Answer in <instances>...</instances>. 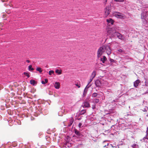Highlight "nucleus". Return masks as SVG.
Here are the masks:
<instances>
[{
	"mask_svg": "<svg viewBox=\"0 0 148 148\" xmlns=\"http://www.w3.org/2000/svg\"><path fill=\"white\" fill-rule=\"evenodd\" d=\"M141 18L143 26H148V14L147 12L145 10L143 9L141 14Z\"/></svg>",
	"mask_w": 148,
	"mask_h": 148,
	"instance_id": "1",
	"label": "nucleus"
},
{
	"mask_svg": "<svg viewBox=\"0 0 148 148\" xmlns=\"http://www.w3.org/2000/svg\"><path fill=\"white\" fill-rule=\"evenodd\" d=\"M108 32L112 37L117 36L119 39L121 40L123 38V36L121 34L116 32L115 30H114L112 28L109 29Z\"/></svg>",
	"mask_w": 148,
	"mask_h": 148,
	"instance_id": "2",
	"label": "nucleus"
},
{
	"mask_svg": "<svg viewBox=\"0 0 148 148\" xmlns=\"http://www.w3.org/2000/svg\"><path fill=\"white\" fill-rule=\"evenodd\" d=\"M104 45L100 47L98 49L97 52V57L98 58H100L101 56L102 55L104 51Z\"/></svg>",
	"mask_w": 148,
	"mask_h": 148,
	"instance_id": "3",
	"label": "nucleus"
},
{
	"mask_svg": "<svg viewBox=\"0 0 148 148\" xmlns=\"http://www.w3.org/2000/svg\"><path fill=\"white\" fill-rule=\"evenodd\" d=\"M113 14L114 16L118 18L122 19L123 18V14L120 12H114Z\"/></svg>",
	"mask_w": 148,
	"mask_h": 148,
	"instance_id": "4",
	"label": "nucleus"
},
{
	"mask_svg": "<svg viewBox=\"0 0 148 148\" xmlns=\"http://www.w3.org/2000/svg\"><path fill=\"white\" fill-rule=\"evenodd\" d=\"M104 51H106L107 54L109 55L111 53V49L110 47L108 45H104Z\"/></svg>",
	"mask_w": 148,
	"mask_h": 148,
	"instance_id": "5",
	"label": "nucleus"
},
{
	"mask_svg": "<svg viewBox=\"0 0 148 148\" xmlns=\"http://www.w3.org/2000/svg\"><path fill=\"white\" fill-rule=\"evenodd\" d=\"M83 106L84 108H88L90 107L89 103L88 101H84L83 103Z\"/></svg>",
	"mask_w": 148,
	"mask_h": 148,
	"instance_id": "6",
	"label": "nucleus"
},
{
	"mask_svg": "<svg viewBox=\"0 0 148 148\" xmlns=\"http://www.w3.org/2000/svg\"><path fill=\"white\" fill-rule=\"evenodd\" d=\"M95 84L96 87H99L100 86L101 82L99 80L97 79L95 81Z\"/></svg>",
	"mask_w": 148,
	"mask_h": 148,
	"instance_id": "7",
	"label": "nucleus"
},
{
	"mask_svg": "<svg viewBox=\"0 0 148 148\" xmlns=\"http://www.w3.org/2000/svg\"><path fill=\"white\" fill-rule=\"evenodd\" d=\"M140 81L139 80L137 79L134 82V86L136 88L138 85L140 83Z\"/></svg>",
	"mask_w": 148,
	"mask_h": 148,
	"instance_id": "8",
	"label": "nucleus"
},
{
	"mask_svg": "<svg viewBox=\"0 0 148 148\" xmlns=\"http://www.w3.org/2000/svg\"><path fill=\"white\" fill-rule=\"evenodd\" d=\"M69 123L67 125L68 127L70 126L73 123L74 121V119L72 117H71L69 120Z\"/></svg>",
	"mask_w": 148,
	"mask_h": 148,
	"instance_id": "9",
	"label": "nucleus"
},
{
	"mask_svg": "<svg viewBox=\"0 0 148 148\" xmlns=\"http://www.w3.org/2000/svg\"><path fill=\"white\" fill-rule=\"evenodd\" d=\"M107 60V58L105 56H103L102 58H101L100 60L103 63H105Z\"/></svg>",
	"mask_w": 148,
	"mask_h": 148,
	"instance_id": "10",
	"label": "nucleus"
},
{
	"mask_svg": "<svg viewBox=\"0 0 148 148\" xmlns=\"http://www.w3.org/2000/svg\"><path fill=\"white\" fill-rule=\"evenodd\" d=\"M55 88L57 89H58L60 87V84L59 82H56L54 84Z\"/></svg>",
	"mask_w": 148,
	"mask_h": 148,
	"instance_id": "11",
	"label": "nucleus"
},
{
	"mask_svg": "<svg viewBox=\"0 0 148 148\" xmlns=\"http://www.w3.org/2000/svg\"><path fill=\"white\" fill-rule=\"evenodd\" d=\"M110 10L109 9V8L107 7L105 10V12L106 14L107 15H108L110 13Z\"/></svg>",
	"mask_w": 148,
	"mask_h": 148,
	"instance_id": "12",
	"label": "nucleus"
},
{
	"mask_svg": "<svg viewBox=\"0 0 148 148\" xmlns=\"http://www.w3.org/2000/svg\"><path fill=\"white\" fill-rule=\"evenodd\" d=\"M74 132L75 134L77 136V137H80L81 136V135L80 134L79 132L77 129H75L74 130Z\"/></svg>",
	"mask_w": 148,
	"mask_h": 148,
	"instance_id": "13",
	"label": "nucleus"
},
{
	"mask_svg": "<svg viewBox=\"0 0 148 148\" xmlns=\"http://www.w3.org/2000/svg\"><path fill=\"white\" fill-rule=\"evenodd\" d=\"M106 21L108 23H110L112 25H113L114 23V21L112 19L110 18L109 19H107L106 20Z\"/></svg>",
	"mask_w": 148,
	"mask_h": 148,
	"instance_id": "14",
	"label": "nucleus"
},
{
	"mask_svg": "<svg viewBox=\"0 0 148 148\" xmlns=\"http://www.w3.org/2000/svg\"><path fill=\"white\" fill-rule=\"evenodd\" d=\"M30 84L32 85L33 86H35L37 84V82L36 81L33 79H31L30 80Z\"/></svg>",
	"mask_w": 148,
	"mask_h": 148,
	"instance_id": "15",
	"label": "nucleus"
},
{
	"mask_svg": "<svg viewBox=\"0 0 148 148\" xmlns=\"http://www.w3.org/2000/svg\"><path fill=\"white\" fill-rule=\"evenodd\" d=\"M96 74V71H93L91 74L90 77H91L93 79L95 76Z\"/></svg>",
	"mask_w": 148,
	"mask_h": 148,
	"instance_id": "16",
	"label": "nucleus"
},
{
	"mask_svg": "<svg viewBox=\"0 0 148 148\" xmlns=\"http://www.w3.org/2000/svg\"><path fill=\"white\" fill-rule=\"evenodd\" d=\"M109 60H110V61L111 63H114L115 64H116V62H117L115 60H114L113 59H112L111 58H110Z\"/></svg>",
	"mask_w": 148,
	"mask_h": 148,
	"instance_id": "17",
	"label": "nucleus"
},
{
	"mask_svg": "<svg viewBox=\"0 0 148 148\" xmlns=\"http://www.w3.org/2000/svg\"><path fill=\"white\" fill-rule=\"evenodd\" d=\"M28 70L29 71H32L34 70V69L32 67V66L31 65H29L28 66Z\"/></svg>",
	"mask_w": 148,
	"mask_h": 148,
	"instance_id": "18",
	"label": "nucleus"
},
{
	"mask_svg": "<svg viewBox=\"0 0 148 148\" xmlns=\"http://www.w3.org/2000/svg\"><path fill=\"white\" fill-rule=\"evenodd\" d=\"M4 105L1 106V109L2 110H3L6 107V104L5 103L3 104Z\"/></svg>",
	"mask_w": 148,
	"mask_h": 148,
	"instance_id": "19",
	"label": "nucleus"
},
{
	"mask_svg": "<svg viewBox=\"0 0 148 148\" xmlns=\"http://www.w3.org/2000/svg\"><path fill=\"white\" fill-rule=\"evenodd\" d=\"M36 70L37 71H38L40 73H41L42 72L41 68L39 67H37Z\"/></svg>",
	"mask_w": 148,
	"mask_h": 148,
	"instance_id": "20",
	"label": "nucleus"
},
{
	"mask_svg": "<svg viewBox=\"0 0 148 148\" xmlns=\"http://www.w3.org/2000/svg\"><path fill=\"white\" fill-rule=\"evenodd\" d=\"M87 91V90H86V89H84V92L83 95V96L84 97L86 95Z\"/></svg>",
	"mask_w": 148,
	"mask_h": 148,
	"instance_id": "21",
	"label": "nucleus"
},
{
	"mask_svg": "<svg viewBox=\"0 0 148 148\" xmlns=\"http://www.w3.org/2000/svg\"><path fill=\"white\" fill-rule=\"evenodd\" d=\"M48 79H45V81H42L41 82L42 84H45L46 83H47L48 82Z\"/></svg>",
	"mask_w": 148,
	"mask_h": 148,
	"instance_id": "22",
	"label": "nucleus"
},
{
	"mask_svg": "<svg viewBox=\"0 0 148 148\" xmlns=\"http://www.w3.org/2000/svg\"><path fill=\"white\" fill-rule=\"evenodd\" d=\"M148 110V107L146 106L142 110L144 112H147Z\"/></svg>",
	"mask_w": 148,
	"mask_h": 148,
	"instance_id": "23",
	"label": "nucleus"
},
{
	"mask_svg": "<svg viewBox=\"0 0 148 148\" xmlns=\"http://www.w3.org/2000/svg\"><path fill=\"white\" fill-rule=\"evenodd\" d=\"M98 95V94L96 92H94L93 93L92 95V97H96Z\"/></svg>",
	"mask_w": 148,
	"mask_h": 148,
	"instance_id": "24",
	"label": "nucleus"
},
{
	"mask_svg": "<svg viewBox=\"0 0 148 148\" xmlns=\"http://www.w3.org/2000/svg\"><path fill=\"white\" fill-rule=\"evenodd\" d=\"M55 72L56 73H58L59 75H60L62 73L61 72L59 71L58 69H56Z\"/></svg>",
	"mask_w": 148,
	"mask_h": 148,
	"instance_id": "25",
	"label": "nucleus"
},
{
	"mask_svg": "<svg viewBox=\"0 0 148 148\" xmlns=\"http://www.w3.org/2000/svg\"><path fill=\"white\" fill-rule=\"evenodd\" d=\"M23 73L25 75H26L28 78H29L30 77V75L28 73L25 72Z\"/></svg>",
	"mask_w": 148,
	"mask_h": 148,
	"instance_id": "26",
	"label": "nucleus"
},
{
	"mask_svg": "<svg viewBox=\"0 0 148 148\" xmlns=\"http://www.w3.org/2000/svg\"><path fill=\"white\" fill-rule=\"evenodd\" d=\"M94 102L95 103H98L99 102V99H95L94 100Z\"/></svg>",
	"mask_w": 148,
	"mask_h": 148,
	"instance_id": "27",
	"label": "nucleus"
},
{
	"mask_svg": "<svg viewBox=\"0 0 148 148\" xmlns=\"http://www.w3.org/2000/svg\"><path fill=\"white\" fill-rule=\"evenodd\" d=\"M86 112V111L85 110H81V114H84Z\"/></svg>",
	"mask_w": 148,
	"mask_h": 148,
	"instance_id": "28",
	"label": "nucleus"
},
{
	"mask_svg": "<svg viewBox=\"0 0 148 148\" xmlns=\"http://www.w3.org/2000/svg\"><path fill=\"white\" fill-rule=\"evenodd\" d=\"M54 71L52 70L50 71H49V74L50 75H51L52 74H53L54 73Z\"/></svg>",
	"mask_w": 148,
	"mask_h": 148,
	"instance_id": "29",
	"label": "nucleus"
},
{
	"mask_svg": "<svg viewBox=\"0 0 148 148\" xmlns=\"http://www.w3.org/2000/svg\"><path fill=\"white\" fill-rule=\"evenodd\" d=\"M115 1L117 2H122L124 1V0H114Z\"/></svg>",
	"mask_w": 148,
	"mask_h": 148,
	"instance_id": "30",
	"label": "nucleus"
},
{
	"mask_svg": "<svg viewBox=\"0 0 148 148\" xmlns=\"http://www.w3.org/2000/svg\"><path fill=\"white\" fill-rule=\"evenodd\" d=\"M93 79V78H92L91 77H90V78L89 80V81L88 82V85H89L90 83L92 81Z\"/></svg>",
	"mask_w": 148,
	"mask_h": 148,
	"instance_id": "31",
	"label": "nucleus"
},
{
	"mask_svg": "<svg viewBox=\"0 0 148 148\" xmlns=\"http://www.w3.org/2000/svg\"><path fill=\"white\" fill-rule=\"evenodd\" d=\"M137 145L136 144H134L132 146V147H137Z\"/></svg>",
	"mask_w": 148,
	"mask_h": 148,
	"instance_id": "32",
	"label": "nucleus"
},
{
	"mask_svg": "<svg viewBox=\"0 0 148 148\" xmlns=\"http://www.w3.org/2000/svg\"><path fill=\"white\" fill-rule=\"evenodd\" d=\"M87 85L86 87H85V89H86V90H87V89L91 86V84H90V85Z\"/></svg>",
	"mask_w": 148,
	"mask_h": 148,
	"instance_id": "33",
	"label": "nucleus"
},
{
	"mask_svg": "<svg viewBox=\"0 0 148 148\" xmlns=\"http://www.w3.org/2000/svg\"><path fill=\"white\" fill-rule=\"evenodd\" d=\"M92 108L93 109H94L95 108V104H93L92 105Z\"/></svg>",
	"mask_w": 148,
	"mask_h": 148,
	"instance_id": "34",
	"label": "nucleus"
},
{
	"mask_svg": "<svg viewBox=\"0 0 148 148\" xmlns=\"http://www.w3.org/2000/svg\"><path fill=\"white\" fill-rule=\"evenodd\" d=\"M76 85L78 87V88H79L80 87V84H76Z\"/></svg>",
	"mask_w": 148,
	"mask_h": 148,
	"instance_id": "35",
	"label": "nucleus"
},
{
	"mask_svg": "<svg viewBox=\"0 0 148 148\" xmlns=\"http://www.w3.org/2000/svg\"><path fill=\"white\" fill-rule=\"evenodd\" d=\"M82 125V124L81 123H79V125H78V127H79V128H81V126Z\"/></svg>",
	"mask_w": 148,
	"mask_h": 148,
	"instance_id": "36",
	"label": "nucleus"
},
{
	"mask_svg": "<svg viewBox=\"0 0 148 148\" xmlns=\"http://www.w3.org/2000/svg\"><path fill=\"white\" fill-rule=\"evenodd\" d=\"M118 51L120 52H123V50L121 49H119L118 50Z\"/></svg>",
	"mask_w": 148,
	"mask_h": 148,
	"instance_id": "37",
	"label": "nucleus"
},
{
	"mask_svg": "<svg viewBox=\"0 0 148 148\" xmlns=\"http://www.w3.org/2000/svg\"><path fill=\"white\" fill-rule=\"evenodd\" d=\"M104 0L103 3L104 4H106L108 0Z\"/></svg>",
	"mask_w": 148,
	"mask_h": 148,
	"instance_id": "38",
	"label": "nucleus"
},
{
	"mask_svg": "<svg viewBox=\"0 0 148 148\" xmlns=\"http://www.w3.org/2000/svg\"><path fill=\"white\" fill-rule=\"evenodd\" d=\"M145 139H148V138L146 136L144 137L143 138V140H145Z\"/></svg>",
	"mask_w": 148,
	"mask_h": 148,
	"instance_id": "39",
	"label": "nucleus"
},
{
	"mask_svg": "<svg viewBox=\"0 0 148 148\" xmlns=\"http://www.w3.org/2000/svg\"><path fill=\"white\" fill-rule=\"evenodd\" d=\"M148 89H147V90L146 91L145 93H144L143 94H148Z\"/></svg>",
	"mask_w": 148,
	"mask_h": 148,
	"instance_id": "40",
	"label": "nucleus"
},
{
	"mask_svg": "<svg viewBox=\"0 0 148 148\" xmlns=\"http://www.w3.org/2000/svg\"><path fill=\"white\" fill-rule=\"evenodd\" d=\"M147 130L146 131V132H147V134L146 135V136H147L148 135V133L147 132V130H148V127H147Z\"/></svg>",
	"mask_w": 148,
	"mask_h": 148,
	"instance_id": "41",
	"label": "nucleus"
},
{
	"mask_svg": "<svg viewBox=\"0 0 148 148\" xmlns=\"http://www.w3.org/2000/svg\"><path fill=\"white\" fill-rule=\"evenodd\" d=\"M31 120L33 121L34 119V118H31Z\"/></svg>",
	"mask_w": 148,
	"mask_h": 148,
	"instance_id": "42",
	"label": "nucleus"
},
{
	"mask_svg": "<svg viewBox=\"0 0 148 148\" xmlns=\"http://www.w3.org/2000/svg\"><path fill=\"white\" fill-rule=\"evenodd\" d=\"M26 61L27 63H29L30 62V61L29 60H27Z\"/></svg>",
	"mask_w": 148,
	"mask_h": 148,
	"instance_id": "43",
	"label": "nucleus"
},
{
	"mask_svg": "<svg viewBox=\"0 0 148 148\" xmlns=\"http://www.w3.org/2000/svg\"><path fill=\"white\" fill-rule=\"evenodd\" d=\"M127 115L128 116H129H129H131V114H127Z\"/></svg>",
	"mask_w": 148,
	"mask_h": 148,
	"instance_id": "44",
	"label": "nucleus"
},
{
	"mask_svg": "<svg viewBox=\"0 0 148 148\" xmlns=\"http://www.w3.org/2000/svg\"><path fill=\"white\" fill-rule=\"evenodd\" d=\"M106 146H107L106 145H105V146H104V147H106Z\"/></svg>",
	"mask_w": 148,
	"mask_h": 148,
	"instance_id": "45",
	"label": "nucleus"
},
{
	"mask_svg": "<svg viewBox=\"0 0 148 148\" xmlns=\"http://www.w3.org/2000/svg\"><path fill=\"white\" fill-rule=\"evenodd\" d=\"M115 102V100H114L112 102Z\"/></svg>",
	"mask_w": 148,
	"mask_h": 148,
	"instance_id": "46",
	"label": "nucleus"
},
{
	"mask_svg": "<svg viewBox=\"0 0 148 148\" xmlns=\"http://www.w3.org/2000/svg\"><path fill=\"white\" fill-rule=\"evenodd\" d=\"M110 64V65H112V63H111V64Z\"/></svg>",
	"mask_w": 148,
	"mask_h": 148,
	"instance_id": "47",
	"label": "nucleus"
},
{
	"mask_svg": "<svg viewBox=\"0 0 148 148\" xmlns=\"http://www.w3.org/2000/svg\"><path fill=\"white\" fill-rule=\"evenodd\" d=\"M132 148H137V147H132Z\"/></svg>",
	"mask_w": 148,
	"mask_h": 148,
	"instance_id": "48",
	"label": "nucleus"
},
{
	"mask_svg": "<svg viewBox=\"0 0 148 148\" xmlns=\"http://www.w3.org/2000/svg\"><path fill=\"white\" fill-rule=\"evenodd\" d=\"M108 143H107V145L108 146Z\"/></svg>",
	"mask_w": 148,
	"mask_h": 148,
	"instance_id": "49",
	"label": "nucleus"
}]
</instances>
